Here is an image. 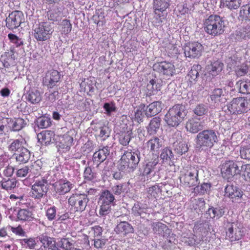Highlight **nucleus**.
Returning a JSON list of instances; mask_svg holds the SVG:
<instances>
[{"instance_id": "nucleus-1", "label": "nucleus", "mask_w": 250, "mask_h": 250, "mask_svg": "<svg viewBox=\"0 0 250 250\" xmlns=\"http://www.w3.org/2000/svg\"><path fill=\"white\" fill-rule=\"evenodd\" d=\"M218 132L213 129L203 130L197 134L194 139L195 147L198 151H206L218 142Z\"/></svg>"}, {"instance_id": "nucleus-2", "label": "nucleus", "mask_w": 250, "mask_h": 250, "mask_svg": "<svg viewBox=\"0 0 250 250\" xmlns=\"http://www.w3.org/2000/svg\"><path fill=\"white\" fill-rule=\"evenodd\" d=\"M140 161V152L138 150L125 151L118 164V169L122 171L133 172Z\"/></svg>"}, {"instance_id": "nucleus-3", "label": "nucleus", "mask_w": 250, "mask_h": 250, "mask_svg": "<svg viewBox=\"0 0 250 250\" xmlns=\"http://www.w3.org/2000/svg\"><path fill=\"white\" fill-rule=\"evenodd\" d=\"M203 25L205 32L212 36L220 35L225 31L224 21L222 18L217 15H210L205 20Z\"/></svg>"}, {"instance_id": "nucleus-4", "label": "nucleus", "mask_w": 250, "mask_h": 250, "mask_svg": "<svg viewBox=\"0 0 250 250\" xmlns=\"http://www.w3.org/2000/svg\"><path fill=\"white\" fill-rule=\"evenodd\" d=\"M186 115L185 106L178 104L169 108L165 116L164 120L168 126L176 127L184 120Z\"/></svg>"}, {"instance_id": "nucleus-5", "label": "nucleus", "mask_w": 250, "mask_h": 250, "mask_svg": "<svg viewBox=\"0 0 250 250\" xmlns=\"http://www.w3.org/2000/svg\"><path fill=\"white\" fill-rule=\"evenodd\" d=\"M230 114H240L250 110V99L242 97L233 99L227 105Z\"/></svg>"}, {"instance_id": "nucleus-6", "label": "nucleus", "mask_w": 250, "mask_h": 250, "mask_svg": "<svg viewBox=\"0 0 250 250\" xmlns=\"http://www.w3.org/2000/svg\"><path fill=\"white\" fill-rule=\"evenodd\" d=\"M241 163L233 160L226 161L222 165V177L227 180H231L234 176L240 174Z\"/></svg>"}, {"instance_id": "nucleus-7", "label": "nucleus", "mask_w": 250, "mask_h": 250, "mask_svg": "<svg viewBox=\"0 0 250 250\" xmlns=\"http://www.w3.org/2000/svg\"><path fill=\"white\" fill-rule=\"evenodd\" d=\"M54 31L51 24L48 21L40 22L34 29V37L38 41L49 39Z\"/></svg>"}, {"instance_id": "nucleus-8", "label": "nucleus", "mask_w": 250, "mask_h": 250, "mask_svg": "<svg viewBox=\"0 0 250 250\" xmlns=\"http://www.w3.org/2000/svg\"><path fill=\"white\" fill-rule=\"evenodd\" d=\"M48 181L45 177L35 181L31 188V196L35 199L41 200L46 196L48 191Z\"/></svg>"}, {"instance_id": "nucleus-9", "label": "nucleus", "mask_w": 250, "mask_h": 250, "mask_svg": "<svg viewBox=\"0 0 250 250\" xmlns=\"http://www.w3.org/2000/svg\"><path fill=\"white\" fill-rule=\"evenodd\" d=\"M203 170L199 167H191L180 178L181 183L187 187L196 186L199 183V174Z\"/></svg>"}, {"instance_id": "nucleus-10", "label": "nucleus", "mask_w": 250, "mask_h": 250, "mask_svg": "<svg viewBox=\"0 0 250 250\" xmlns=\"http://www.w3.org/2000/svg\"><path fill=\"white\" fill-rule=\"evenodd\" d=\"M89 201L87 195L85 194H73L68 199V203L74 206L77 211H83L85 209Z\"/></svg>"}, {"instance_id": "nucleus-11", "label": "nucleus", "mask_w": 250, "mask_h": 250, "mask_svg": "<svg viewBox=\"0 0 250 250\" xmlns=\"http://www.w3.org/2000/svg\"><path fill=\"white\" fill-rule=\"evenodd\" d=\"M226 236L230 241H237L241 239L244 231L240 225L236 223H228L226 226Z\"/></svg>"}, {"instance_id": "nucleus-12", "label": "nucleus", "mask_w": 250, "mask_h": 250, "mask_svg": "<svg viewBox=\"0 0 250 250\" xmlns=\"http://www.w3.org/2000/svg\"><path fill=\"white\" fill-rule=\"evenodd\" d=\"M204 47L198 42H191L185 44L184 48L186 57L196 58L201 56Z\"/></svg>"}, {"instance_id": "nucleus-13", "label": "nucleus", "mask_w": 250, "mask_h": 250, "mask_svg": "<svg viewBox=\"0 0 250 250\" xmlns=\"http://www.w3.org/2000/svg\"><path fill=\"white\" fill-rule=\"evenodd\" d=\"M171 0H153V8L157 22L162 23L165 19L162 14L170 6Z\"/></svg>"}, {"instance_id": "nucleus-14", "label": "nucleus", "mask_w": 250, "mask_h": 250, "mask_svg": "<svg viewBox=\"0 0 250 250\" xmlns=\"http://www.w3.org/2000/svg\"><path fill=\"white\" fill-rule=\"evenodd\" d=\"M24 21L23 13L20 11L11 13L6 19V25L10 29L18 28Z\"/></svg>"}, {"instance_id": "nucleus-15", "label": "nucleus", "mask_w": 250, "mask_h": 250, "mask_svg": "<svg viewBox=\"0 0 250 250\" xmlns=\"http://www.w3.org/2000/svg\"><path fill=\"white\" fill-rule=\"evenodd\" d=\"M153 70L164 75L172 76L175 73V66L172 63L166 61L155 63L153 66Z\"/></svg>"}, {"instance_id": "nucleus-16", "label": "nucleus", "mask_w": 250, "mask_h": 250, "mask_svg": "<svg viewBox=\"0 0 250 250\" xmlns=\"http://www.w3.org/2000/svg\"><path fill=\"white\" fill-rule=\"evenodd\" d=\"M205 122L200 118L193 117L188 120L186 124L187 130L191 133H197L203 130L205 127Z\"/></svg>"}, {"instance_id": "nucleus-17", "label": "nucleus", "mask_w": 250, "mask_h": 250, "mask_svg": "<svg viewBox=\"0 0 250 250\" xmlns=\"http://www.w3.org/2000/svg\"><path fill=\"white\" fill-rule=\"evenodd\" d=\"M242 191L232 185H227L225 188L224 196L232 199V202H238L242 197Z\"/></svg>"}, {"instance_id": "nucleus-18", "label": "nucleus", "mask_w": 250, "mask_h": 250, "mask_svg": "<svg viewBox=\"0 0 250 250\" xmlns=\"http://www.w3.org/2000/svg\"><path fill=\"white\" fill-rule=\"evenodd\" d=\"M110 151V148L108 146L100 148L93 155L92 160L93 162L99 166L107 159V156L109 155Z\"/></svg>"}, {"instance_id": "nucleus-19", "label": "nucleus", "mask_w": 250, "mask_h": 250, "mask_svg": "<svg viewBox=\"0 0 250 250\" xmlns=\"http://www.w3.org/2000/svg\"><path fill=\"white\" fill-rule=\"evenodd\" d=\"M60 79V75L57 70H52L48 71L43 79L44 84L48 87L52 88L56 85Z\"/></svg>"}, {"instance_id": "nucleus-20", "label": "nucleus", "mask_w": 250, "mask_h": 250, "mask_svg": "<svg viewBox=\"0 0 250 250\" xmlns=\"http://www.w3.org/2000/svg\"><path fill=\"white\" fill-rule=\"evenodd\" d=\"M151 228L154 233L165 237H168L171 233V230L161 222H153Z\"/></svg>"}, {"instance_id": "nucleus-21", "label": "nucleus", "mask_w": 250, "mask_h": 250, "mask_svg": "<svg viewBox=\"0 0 250 250\" xmlns=\"http://www.w3.org/2000/svg\"><path fill=\"white\" fill-rule=\"evenodd\" d=\"M162 109V103L159 101L154 102L147 106L145 110V114L147 117H151L159 113Z\"/></svg>"}, {"instance_id": "nucleus-22", "label": "nucleus", "mask_w": 250, "mask_h": 250, "mask_svg": "<svg viewBox=\"0 0 250 250\" xmlns=\"http://www.w3.org/2000/svg\"><path fill=\"white\" fill-rule=\"evenodd\" d=\"M115 231L118 234L126 235L134 232V228L131 224L126 221H121L117 224Z\"/></svg>"}, {"instance_id": "nucleus-23", "label": "nucleus", "mask_w": 250, "mask_h": 250, "mask_svg": "<svg viewBox=\"0 0 250 250\" xmlns=\"http://www.w3.org/2000/svg\"><path fill=\"white\" fill-rule=\"evenodd\" d=\"M31 154L30 151L26 148H22L20 152L15 153L13 157L19 164H25L30 158Z\"/></svg>"}, {"instance_id": "nucleus-24", "label": "nucleus", "mask_w": 250, "mask_h": 250, "mask_svg": "<svg viewBox=\"0 0 250 250\" xmlns=\"http://www.w3.org/2000/svg\"><path fill=\"white\" fill-rule=\"evenodd\" d=\"M149 208L144 207L142 204L137 203L134 204L132 208V211L134 215L136 216H141L142 218H146L149 214Z\"/></svg>"}, {"instance_id": "nucleus-25", "label": "nucleus", "mask_w": 250, "mask_h": 250, "mask_svg": "<svg viewBox=\"0 0 250 250\" xmlns=\"http://www.w3.org/2000/svg\"><path fill=\"white\" fill-rule=\"evenodd\" d=\"M161 123V119L159 117L152 118L147 127V131L149 134H155L159 129Z\"/></svg>"}, {"instance_id": "nucleus-26", "label": "nucleus", "mask_w": 250, "mask_h": 250, "mask_svg": "<svg viewBox=\"0 0 250 250\" xmlns=\"http://www.w3.org/2000/svg\"><path fill=\"white\" fill-rule=\"evenodd\" d=\"M115 200V196L111 191L108 190H104L101 192L99 197V202L103 204L111 205L113 204Z\"/></svg>"}, {"instance_id": "nucleus-27", "label": "nucleus", "mask_w": 250, "mask_h": 250, "mask_svg": "<svg viewBox=\"0 0 250 250\" xmlns=\"http://www.w3.org/2000/svg\"><path fill=\"white\" fill-rule=\"evenodd\" d=\"M38 238L44 248H48L51 250L55 248L56 243L54 238L49 237L45 234L39 236Z\"/></svg>"}, {"instance_id": "nucleus-28", "label": "nucleus", "mask_w": 250, "mask_h": 250, "mask_svg": "<svg viewBox=\"0 0 250 250\" xmlns=\"http://www.w3.org/2000/svg\"><path fill=\"white\" fill-rule=\"evenodd\" d=\"M27 101L33 104L39 103L42 100L40 92L36 89H31L25 94Z\"/></svg>"}, {"instance_id": "nucleus-29", "label": "nucleus", "mask_w": 250, "mask_h": 250, "mask_svg": "<svg viewBox=\"0 0 250 250\" xmlns=\"http://www.w3.org/2000/svg\"><path fill=\"white\" fill-rule=\"evenodd\" d=\"M55 187L57 193L60 195H63L70 190L72 184L69 181H61L56 184Z\"/></svg>"}, {"instance_id": "nucleus-30", "label": "nucleus", "mask_w": 250, "mask_h": 250, "mask_svg": "<svg viewBox=\"0 0 250 250\" xmlns=\"http://www.w3.org/2000/svg\"><path fill=\"white\" fill-rule=\"evenodd\" d=\"M54 133L51 131H42L38 135L39 141L45 146L49 145L53 139Z\"/></svg>"}, {"instance_id": "nucleus-31", "label": "nucleus", "mask_w": 250, "mask_h": 250, "mask_svg": "<svg viewBox=\"0 0 250 250\" xmlns=\"http://www.w3.org/2000/svg\"><path fill=\"white\" fill-rule=\"evenodd\" d=\"M225 212V207H211L208 209L207 214H208L211 218H216L217 219L220 218L224 214Z\"/></svg>"}, {"instance_id": "nucleus-32", "label": "nucleus", "mask_w": 250, "mask_h": 250, "mask_svg": "<svg viewBox=\"0 0 250 250\" xmlns=\"http://www.w3.org/2000/svg\"><path fill=\"white\" fill-rule=\"evenodd\" d=\"M26 144L24 139L21 138L14 140L9 146V150L11 151L18 152L21 151L22 148L26 147L24 145Z\"/></svg>"}, {"instance_id": "nucleus-33", "label": "nucleus", "mask_w": 250, "mask_h": 250, "mask_svg": "<svg viewBox=\"0 0 250 250\" xmlns=\"http://www.w3.org/2000/svg\"><path fill=\"white\" fill-rule=\"evenodd\" d=\"M111 192L116 197L124 196L127 192V185L125 183H119L112 186Z\"/></svg>"}, {"instance_id": "nucleus-34", "label": "nucleus", "mask_w": 250, "mask_h": 250, "mask_svg": "<svg viewBox=\"0 0 250 250\" xmlns=\"http://www.w3.org/2000/svg\"><path fill=\"white\" fill-rule=\"evenodd\" d=\"M155 158L152 161H149L145 166L143 174L148 175L155 169V167L159 163V157L157 154L155 155Z\"/></svg>"}, {"instance_id": "nucleus-35", "label": "nucleus", "mask_w": 250, "mask_h": 250, "mask_svg": "<svg viewBox=\"0 0 250 250\" xmlns=\"http://www.w3.org/2000/svg\"><path fill=\"white\" fill-rule=\"evenodd\" d=\"M62 13L59 8L49 10L47 13V19L53 22L59 21L62 19Z\"/></svg>"}, {"instance_id": "nucleus-36", "label": "nucleus", "mask_w": 250, "mask_h": 250, "mask_svg": "<svg viewBox=\"0 0 250 250\" xmlns=\"http://www.w3.org/2000/svg\"><path fill=\"white\" fill-rule=\"evenodd\" d=\"M147 146L152 152H157L162 146V141L158 137H154L147 142Z\"/></svg>"}, {"instance_id": "nucleus-37", "label": "nucleus", "mask_w": 250, "mask_h": 250, "mask_svg": "<svg viewBox=\"0 0 250 250\" xmlns=\"http://www.w3.org/2000/svg\"><path fill=\"white\" fill-rule=\"evenodd\" d=\"M224 64L220 61H215L211 63L208 66V71L209 73L213 76L217 75L223 69Z\"/></svg>"}, {"instance_id": "nucleus-38", "label": "nucleus", "mask_w": 250, "mask_h": 250, "mask_svg": "<svg viewBox=\"0 0 250 250\" xmlns=\"http://www.w3.org/2000/svg\"><path fill=\"white\" fill-rule=\"evenodd\" d=\"M11 124V131H18L25 126L26 122L22 118H12Z\"/></svg>"}, {"instance_id": "nucleus-39", "label": "nucleus", "mask_w": 250, "mask_h": 250, "mask_svg": "<svg viewBox=\"0 0 250 250\" xmlns=\"http://www.w3.org/2000/svg\"><path fill=\"white\" fill-rule=\"evenodd\" d=\"M17 218L21 221H31L33 218L32 212L28 209H20L17 213Z\"/></svg>"}, {"instance_id": "nucleus-40", "label": "nucleus", "mask_w": 250, "mask_h": 250, "mask_svg": "<svg viewBox=\"0 0 250 250\" xmlns=\"http://www.w3.org/2000/svg\"><path fill=\"white\" fill-rule=\"evenodd\" d=\"M0 183L2 188L6 190H11L16 186V181L14 178H3Z\"/></svg>"}, {"instance_id": "nucleus-41", "label": "nucleus", "mask_w": 250, "mask_h": 250, "mask_svg": "<svg viewBox=\"0 0 250 250\" xmlns=\"http://www.w3.org/2000/svg\"><path fill=\"white\" fill-rule=\"evenodd\" d=\"M236 35L238 39L248 40L250 38V24L236 31Z\"/></svg>"}, {"instance_id": "nucleus-42", "label": "nucleus", "mask_w": 250, "mask_h": 250, "mask_svg": "<svg viewBox=\"0 0 250 250\" xmlns=\"http://www.w3.org/2000/svg\"><path fill=\"white\" fill-rule=\"evenodd\" d=\"M226 62L227 63L228 68L233 70L237 67L239 66V65L241 64V63H242L241 59L236 55H233L228 58L226 60Z\"/></svg>"}, {"instance_id": "nucleus-43", "label": "nucleus", "mask_w": 250, "mask_h": 250, "mask_svg": "<svg viewBox=\"0 0 250 250\" xmlns=\"http://www.w3.org/2000/svg\"><path fill=\"white\" fill-rule=\"evenodd\" d=\"M41 164L42 162L41 161H36L31 165L28 166L30 176H34L35 177L40 174L42 168Z\"/></svg>"}, {"instance_id": "nucleus-44", "label": "nucleus", "mask_w": 250, "mask_h": 250, "mask_svg": "<svg viewBox=\"0 0 250 250\" xmlns=\"http://www.w3.org/2000/svg\"><path fill=\"white\" fill-rule=\"evenodd\" d=\"M236 85L240 92L243 94H250V80H240L237 82Z\"/></svg>"}, {"instance_id": "nucleus-45", "label": "nucleus", "mask_w": 250, "mask_h": 250, "mask_svg": "<svg viewBox=\"0 0 250 250\" xmlns=\"http://www.w3.org/2000/svg\"><path fill=\"white\" fill-rule=\"evenodd\" d=\"M132 129L129 128L126 132L122 133L119 137L120 143L123 146H126L128 145L132 138Z\"/></svg>"}, {"instance_id": "nucleus-46", "label": "nucleus", "mask_w": 250, "mask_h": 250, "mask_svg": "<svg viewBox=\"0 0 250 250\" xmlns=\"http://www.w3.org/2000/svg\"><path fill=\"white\" fill-rule=\"evenodd\" d=\"M174 152L180 155L185 153L188 149V145L185 142L174 143Z\"/></svg>"}, {"instance_id": "nucleus-47", "label": "nucleus", "mask_w": 250, "mask_h": 250, "mask_svg": "<svg viewBox=\"0 0 250 250\" xmlns=\"http://www.w3.org/2000/svg\"><path fill=\"white\" fill-rule=\"evenodd\" d=\"M173 154L171 149L168 148H165L162 150L160 155V158L163 160V163H168L173 158Z\"/></svg>"}, {"instance_id": "nucleus-48", "label": "nucleus", "mask_w": 250, "mask_h": 250, "mask_svg": "<svg viewBox=\"0 0 250 250\" xmlns=\"http://www.w3.org/2000/svg\"><path fill=\"white\" fill-rule=\"evenodd\" d=\"M36 123L38 126L40 128H47L51 125L50 118L46 116L39 117L36 121Z\"/></svg>"}, {"instance_id": "nucleus-49", "label": "nucleus", "mask_w": 250, "mask_h": 250, "mask_svg": "<svg viewBox=\"0 0 250 250\" xmlns=\"http://www.w3.org/2000/svg\"><path fill=\"white\" fill-rule=\"evenodd\" d=\"M224 5L230 10L238 9L241 5V0H222Z\"/></svg>"}, {"instance_id": "nucleus-50", "label": "nucleus", "mask_w": 250, "mask_h": 250, "mask_svg": "<svg viewBox=\"0 0 250 250\" xmlns=\"http://www.w3.org/2000/svg\"><path fill=\"white\" fill-rule=\"evenodd\" d=\"M84 182H94L96 178V174L92 171L91 168L89 167L85 168L83 173Z\"/></svg>"}, {"instance_id": "nucleus-51", "label": "nucleus", "mask_w": 250, "mask_h": 250, "mask_svg": "<svg viewBox=\"0 0 250 250\" xmlns=\"http://www.w3.org/2000/svg\"><path fill=\"white\" fill-rule=\"evenodd\" d=\"M201 66L199 64L193 65L188 73V76L192 80L197 81L201 71Z\"/></svg>"}, {"instance_id": "nucleus-52", "label": "nucleus", "mask_w": 250, "mask_h": 250, "mask_svg": "<svg viewBox=\"0 0 250 250\" xmlns=\"http://www.w3.org/2000/svg\"><path fill=\"white\" fill-rule=\"evenodd\" d=\"M208 111V106L203 104H197L193 110L194 113L198 116H202L206 115Z\"/></svg>"}, {"instance_id": "nucleus-53", "label": "nucleus", "mask_w": 250, "mask_h": 250, "mask_svg": "<svg viewBox=\"0 0 250 250\" xmlns=\"http://www.w3.org/2000/svg\"><path fill=\"white\" fill-rule=\"evenodd\" d=\"M225 91L221 88L214 89L210 95V98L215 103L220 101L221 97L224 96Z\"/></svg>"}, {"instance_id": "nucleus-54", "label": "nucleus", "mask_w": 250, "mask_h": 250, "mask_svg": "<svg viewBox=\"0 0 250 250\" xmlns=\"http://www.w3.org/2000/svg\"><path fill=\"white\" fill-rule=\"evenodd\" d=\"M211 185L210 183H203L200 185L197 186L194 189L195 192H197L200 194H204L208 193L209 191Z\"/></svg>"}, {"instance_id": "nucleus-55", "label": "nucleus", "mask_w": 250, "mask_h": 250, "mask_svg": "<svg viewBox=\"0 0 250 250\" xmlns=\"http://www.w3.org/2000/svg\"><path fill=\"white\" fill-rule=\"evenodd\" d=\"M234 71L237 76L241 77L244 76L248 72L249 67L245 63H241V64H239V66L237 67Z\"/></svg>"}, {"instance_id": "nucleus-56", "label": "nucleus", "mask_w": 250, "mask_h": 250, "mask_svg": "<svg viewBox=\"0 0 250 250\" xmlns=\"http://www.w3.org/2000/svg\"><path fill=\"white\" fill-rule=\"evenodd\" d=\"M21 243L23 248H28L30 249H34L36 245L35 239L32 238L21 239Z\"/></svg>"}, {"instance_id": "nucleus-57", "label": "nucleus", "mask_w": 250, "mask_h": 250, "mask_svg": "<svg viewBox=\"0 0 250 250\" xmlns=\"http://www.w3.org/2000/svg\"><path fill=\"white\" fill-rule=\"evenodd\" d=\"M59 245L61 248L65 250H74L75 249L68 238H62Z\"/></svg>"}, {"instance_id": "nucleus-58", "label": "nucleus", "mask_w": 250, "mask_h": 250, "mask_svg": "<svg viewBox=\"0 0 250 250\" xmlns=\"http://www.w3.org/2000/svg\"><path fill=\"white\" fill-rule=\"evenodd\" d=\"M16 175L18 178H20L30 177L28 167L24 166L17 169L16 171Z\"/></svg>"}, {"instance_id": "nucleus-59", "label": "nucleus", "mask_w": 250, "mask_h": 250, "mask_svg": "<svg viewBox=\"0 0 250 250\" xmlns=\"http://www.w3.org/2000/svg\"><path fill=\"white\" fill-rule=\"evenodd\" d=\"M239 15L242 19L250 20V4L241 7Z\"/></svg>"}, {"instance_id": "nucleus-60", "label": "nucleus", "mask_w": 250, "mask_h": 250, "mask_svg": "<svg viewBox=\"0 0 250 250\" xmlns=\"http://www.w3.org/2000/svg\"><path fill=\"white\" fill-rule=\"evenodd\" d=\"M45 215L50 221L56 219L57 217L56 208L53 206L48 208L46 211Z\"/></svg>"}, {"instance_id": "nucleus-61", "label": "nucleus", "mask_w": 250, "mask_h": 250, "mask_svg": "<svg viewBox=\"0 0 250 250\" xmlns=\"http://www.w3.org/2000/svg\"><path fill=\"white\" fill-rule=\"evenodd\" d=\"M73 139L71 137L67 135L64 137V143L61 142L62 144L60 147L65 151H68L70 149L72 145Z\"/></svg>"}, {"instance_id": "nucleus-62", "label": "nucleus", "mask_w": 250, "mask_h": 250, "mask_svg": "<svg viewBox=\"0 0 250 250\" xmlns=\"http://www.w3.org/2000/svg\"><path fill=\"white\" fill-rule=\"evenodd\" d=\"M241 158L250 160V146H244L240 150Z\"/></svg>"}, {"instance_id": "nucleus-63", "label": "nucleus", "mask_w": 250, "mask_h": 250, "mask_svg": "<svg viewBox=\"0 0 250 250\" xmlns=\"http://www.w3.org/2000/svg\"><path fill=\"white\" fill-rule=\"evenodd\" d=\"M61 25L64 34H67L71 31L72 24L70 21L67 20H64L61 22Z\"/></svg>"}, {"instance_id": "nucleus-64", "label": "nucleus", "mask_w": 250, "mask_h": 250, "mask_svg": "<svg viewBox=\"0 0 250 250\" xmlns=\"http://www.w3.org/2000/svg\"><path fill=\"white\" fill-rule=\"evenodd\" d=\"M8 38L10 40V41L15 45L16 47L20 46L21 45H22L23 42L21 39H19L17 36L13 34H9L8 35Z\"/></svg>"}]
</instances>
